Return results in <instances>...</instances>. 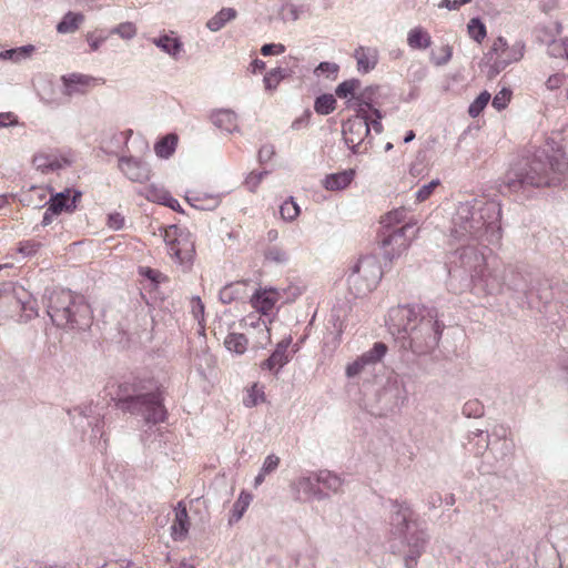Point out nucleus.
I'll return each instance as SVG.
<instances>
[{
  "mask_svg": "<svg viewBox=\"0 0 568 568\" xmlns=\"http://www.w3.org/2000/svg\"><path fill=\"white\" fill-rule=\"evenodd\" d=\"M568 182V128L551 132L546 144L531 159L510 170L504 187L511 193L526 192L529 187L560 185Z\"/></svg>",
  "mask_w": 568,
  "mask_h": 568,
  "instance_id": "f257e3e1",
  "label": "nucleus"
},
{
  "mask_svg": "<svg viewBox=\"0 0 568 568\" xmlns=\"http://www.w3.org/2000/svg\"><path fill=\"white\" fill-rule=\"evenodd\" d=\"M449 284L456 292L478 290L493 295L503 292L498 266L488 262L484 252L474 245L454 251L447 262Z\"/></svg>",
  "mask_w": 568,
  "mask_h": 568,
  "instance_id": "f03ea898",
  "label": "nucleus"
},
{
  "mask_svg": "<svg viewBox=\"0 0 568 568\" xmlns=\"http://www.w3.org/2000/svg\"><path fill=\"white\" fill-rule=\"evenodd\" d=\"M501 207L496 201L460 203L452 219L450 236L456 241L498 244L501 239Z\"/></svg>",
  "mask_w": 568,
  "mask_h": 568,
  "instance_id": "7ed1b4c3",
  "label": "nucleus"
},
{
  "mask_svg": "<svg viewBox=\"0 0 568 568\" xmlns=\"http://www.w3.org/2000/svg\"><path fill=\"white\" fill-rule=\"evenodd\" d=\"M47 313L59 327L84 328L91 322L90 305L69 290H54L49 295Z\"/></svg>",
  "mask_w": 568,
  "mask_h": 568,
  "instance_id": "20e7f679",
  "label": "nucleus"
},
{
  "mask_svg": "<svg viewBox=\"0 0 568 568\" xmlns=\"http://www.w3.org/2000/svg\"><path fill=\"white\" fill-rule=\"evenodd\" d=\"M443 328L444 324L438 320L437 311L425 307L412 335H408L407 344L403 343V347L417 355L427 354L438 346Z\"/></svg>",
  "mask_w": 568,
  "mask_h": 568,
  "instance_id": "39448f33",
  "label": "nucleus"
},
{
  "mask_svg": "<svg viewBox=\"0 0 568 568\" xmlns=\"http://www.w3.org/2000/svg\"><path fill=\"white\" fill-rule=\"evenodd\" d=\"M383 276L379 262L376 256L361 257L354 265L347 282L355 296H365L376 288Z\"/></svg>",
  "mask_w": 568,
  "mask_h": 568,
  "instance_id": "423d86ee",
  "label": "nucleus"
},
{
  "mask_svg": "<svg viewBox=\"0 0 568 568\" xmlns=\"http://www.w3.org/2000/svg\"><path fill=\"white\" fill-rule=\"evenodd\" d=\"M164 242L170 255L184 271L190 270L195 255L193 234L185 227L170 225L164 229Z\"/></svg>",
  "mask_w": 568,
  "mask_h": 568,
  "instance_id": "0eeeda50",
  "label": "nucleus"
},
{
  "mask_svg": "<svg viewBox=\"0 0 568 568\" xmlns=\"http://www.w3.org/2000/svg\"><path fill=\"white\" fill-rule=\"evenodd\" d=\"M36 315L34 301L23 287L9 288L0 293V323L8 318L22 321Z\"/></svg>",
  "mask_w": 568,
  "mask_h": 568,
  "instance_id": "6e6552de",
  "label": "nucleus"
},
{
  "mask_svg": "<svg viewBox=\"0 0 568 568\" xmlns=\"http://www.w3.org/2000/svg\"><path fill=\"white\" fill-rule=\"evenodd\" d=\"M424 310L425 306L419 305H399L390 308L386 320L389 333L407 344L408 335H412Z\"/></svg>",
  "mask_w": 568,
  "mask_h": 568,
  "instance_id": "1a4fd4ad",
  "label": "nucleus"
},
{
  "mask_svg": "<svg viewBox=\"0 0 568 568\" xmlns=\"http://www.w3.org/2000/svg\"><path fill=\"white\" fill-rule=\"evenodd\" d=\"M123 408L144 417L148 423L156 424L164 420L165 409L162 405L159 389L149 393H139L121 399Z\"/></svg>",
  "mask_w": 568,
  "mask_h": 568,
  "instance_id": "9d476101",
  "label": "nucleus"
},
{
  "mask_svg": "<svg viewBox=\"0 0 568 568\" xmlns=\"http://www.w3.org/2000/svg\"><path fill=\"white\" fill-rule=\"evenodd\" d=\"M373 116H366L363 110H358L354 116L347 119L342 125L343 139L353 154L359 153V146L366 140L369 141Z\"/></svg>",
  "mask_w": 568,
  "mask_h": 568,
  "instance_id": "9b49d317",
  "label": "nucleus"
},
{
  "mask_svg": "<svg viewBox=\"0 0 568 568\" xmlns=\"http://www.w3.org/2000/svg\"><path fill=\"white\" fill-rule=\"evenodd\" d=\"M414 226L415 224L405 223L400 227L383 233L381 245L387 260L393 261L407 251L415 235Z\"/></svg>",
  "mask_w": 568,
  "mask_h": 568,
  "instance_id": "f8f14e48",
  "label": "nucleus"
},
{
  "mask_svg": "<svg viewBox=\"0 0 568 568\" xmlns=\"http://www.w3.org/2000/svg\"><path fill=\"white\" fill-rule=\"evenodd\" d=\"M524 51L523 42L517 41L509 45L504 38H497L487 53L488 59L493 61L491 69L494 73L497 74L507 65L519 61L524 57Z\"/></svg>",
  "mask_w": 568,
  "mask_h": 568,
  "instance_id": "ddd939ff",
  "label": "nucleus"
},
{
  "mask_svg": "<svg viewBox=\"0 0 568 568\" xmlns=\"http://www.w3.org/2000/svg\"><path fill=\"white\" fill-rule=\"evenodd\" d=\"M290 489L294 500L300 503H310L312 500H323L327 498L324 489L318 487L317 471H305L293 479Z\"/></svg>",
  "mask_w": 568,
  "mask_h": 568,
  "instance_id": "4468645a",
  "label": "nucleus"
},
{
  "mask_svg": "<svg viewBox=\"0 0 568 568\" xmlns=\"http://www.w3.org/2000/svg\"><path fill=\"white\" fill-rule=\"evenodd\" d=\"M389 531L396 538H402L417 524L414 519V511L406 500H389Z\"/></svg>",
  "mask_w": 568,
  "mask_h": 568,
  "instance_id": "2eb2a0df",
  "label": "nucleus"
},
{
  "mask_svg": "<svg viewBox=\"0 0 568 568\" xmlns=\"http://www.w3.org/2000/svg\"><path fill=\"white\" fill-rule=\"evenodd\" d=\"M73 161L74 158L71 151L45 150L33 155L32 164L42 173H51L71 166Z\"/></svg>",
  "mask_w": 568,
  "mask_h": 568,
  "instance_id": "dca6fc26",
  "label": "nucleus"
},
{
  "mask_svg": "<svg viewBox=\"0 0 568 568\" xmlns=\"http://www.w3.org/2000/svg\"><path fill=\"white\" fill-rule=\"evenodd\" d=\"M118 169L133 183L145 184L152 178V168L142 158L121 155L118 160Z\"/></svg>",
  "mask_w": 568,
  "mask_h": 568,
  "instance_id": "f3484780",
  "label": "nucleus"
},
{
  "mask_svg": "<svg viewBox=\"0 0 568 568\" xmlns=\"http://www.w3.org/2000/svg\"><path fill=\"white\" fill-rule=\"evenodd\" d=\"M400 539L406 542L408 548L405 557V564L407 568H412L417 564L418 558L424 552L429 537L424 529L418 528L416 525L410 529V531H407L406 535L402 536Z\"/></svg>",
  "mask_w": 568,
  "mask_h": 568,
  "instance_id": "a211bd4d",
  "label": "nucleus"
},
{
  "mask_svg": "<svg viewBox=\"0 0 568 568\" xmlns=\"http://www.w3.org/2000/svg\"><path fill=\"white\" fill-rule=\"evenodd\" d=\"M376 92V88L368 87L361 91L359 93H356V97H354V102L352 106H354L355 112L358 114V110H363L364 115L366 116H373L372 120V128L373 131L376 134L382 133L383 125H382V114L381 111L376 108L372 106V102L374 99Z\"/></svg>",
  "mask_w": 568,
  "mask_h": 568,
  "instance_id": "6ab92c4d",
  "label": "nucleus"
},
{
  "mask_svg": "<svg viewBox=\"0 0 568 568\" xmlns=\"http://www.w3.org/2000/svg\"><path fill=\"white\" fill-rule=\"evenodd\" d=\"M387 346L384 343L377 342L367 352L363 353L355 361L346 366V376L352 378L359 375L365 368L379 363L386 355Z\"/></svg>",
  "mask_w": 568,
  "mask_h": 568,
  "instance_id": "aec40b11",
  "label": "nucleus"
},
{
  "mask_svg": "<svg viewBox=\"0 0 568 568\" xmlns=\"http://www.w3.org/2000/svg\"><path fill=\"white\" fill-rule=\"evenodd\" d=\"M489 437L491 452L497 458H505L513 454L515 444L510 438V430L504 425H495L489 432H485Z\"/></svg>",
  "mask_w": 568,
  "mask_h": 568,
  "instance_id": "412c9836",
  "label": "nucleus"
},
{
  "mask_svg": "<svg viewBox=\"0 0 568 568\" xmlns=\"http://www.w3.org/2000/svg\"><path fill=\"white\" fill-rule=\"evenodd\" d=\"M80 197V191L67 189L51 196L49 201L50 210L53 214H60L62 212L71 213L75 210L77 202Z\"/></svg>",
  "mask_w": 568,
  "mask_h": 568,
  "instance_id": "4be33fe9",
  "label": "nucleus"
},
{
  "mask_svg": "<svg viewBox=\"0 0 568 568\" xmlns=\"http://www.w3.org/2000/svg\"><path fill=\"white\" fill-rule=\"evenodd\" d=\"M291 343V337L284 338L281 342H278L271 356L261 363V369H267L270 372H273L274 374H278L280 369L290 361L287 349Z\"/></svg>",
  "mask_w": 568,
  "mask_h": 568,
  "instance_id": "5701e85b",
  "label": "nucleus"
},
{
  "mask_svg": "<svg viewBox=\"0 0 568 568\" xmlns=\"http://www.w3.org/2000/svg\"><path fill=\"white\" fill-rule=\"evenodd\" d=\"M61 80L63 83L62 92L68 97L84 94L94 81L93 78L81 73L67 74Z\"/></svg>",
  "mask_w": 568,
  "mask_h": 568,
  "instance_id": "b1692460",
  "label": "nucleus"
},
{
  "mask_svg": "<svg viewBox=\"0 0 568 568\" xmlns=\"http://www.w3.org/2000/svg\"><path fill=\"white\" fill-rule=\"evenodd\" d=\"M280 298V293L276 290L268 288L257 291L251 297L252 306L263 315H268L275 308V305Z\"/></svg>",
  "mask_w": 568,
  "mask_h": 568,
  "instance_id": "393cba45",
  "label": "nucleus"
},
{
  "mask_svg": "<svg viewBox=\"0 0 568 568\" xmlns=\"http://www.w3.org/2000/svg\"><path fill=\"white\" fill-rule=\"evenodd\" d=\"M357 71L362 74L369 73L378 63V50L373 47H358L354 51Z\"/></svg>",
  "mask_w": 568,
  "mask_h": 568,
  "instance_id": "a878e982",
  "label": "nucleus"
},
{
  "mask_svg": "<svg viewBox=\"0 0 568 568\" xmlns=\"http://www.w3.org/2000/svg\"><path fill=\"white\" fill-rule=\"evenodd\" d=\"M152 43L159 48L162 52L166 53L171 58L178 60L183 51V42L179 37L174 36V32L163 33L156 38H153Z\"/></svg>",
  "mask_w": 568,
  "mask_h": 568,
  "instance_id": "bb28decb",
  "label": "nucleus"
},
{
  "mask_svg": "<svg viewBox=\"0 0 568 568\" xmlns=\"http://www.w3.org/2000/svg\"><path fill=\"white\" fill-rule=\"evenodd\" d=\"M190 528V519L186 507L180 501L174 508V520L171 525V536L174 540L186 538Z\"/></svg>",
  "mask_w": 568,
  "mask_h": 568,
  "instance_id": "cd10ccee",
  "label": "nucleus"
},
{
  "mask_svg": "<svg viewBox=\"0 0 568 568\" xmlns=\"http://www.w3.org/2000/svg\"><path fill=\"white\" fill-rule=\"evenodd\" d=\"M498 273L501 276L504 282L503 288L507 287L514 292L526 293L528 290V284L525 275L520 272H517L514 267H504L500 270L498 267Z\"/></svg>",
  "mask_w": 568,
  "mask_h": 568,
  "instance_id": "c85d7f7f",
  "label": "nucleus"
},
{
  "mask_svg": "<svg viewBox=\"0 0 568 568\" xmlns=\"http://www.w3.org/2000/svg\"><path fill=\"white\" fill-rule=\"evenodd\" d=\"M355 171L344 170L342 172L327 174L323 181L322 185L327 191H342L345 190L354 180Z\"/></svg>",
  "mask_w": 568,
  "mask_h": 568,
  "instance_id": "c756f323",
  "label": "nucleus"
},
{
  "mask_svg": "<svg viewBox=\"0 0 568 568\" xmlns=\"http://www.w3.org/2000/svg\"><path fill=\"white\" fill-rule=\"evenodd\" d=\"M211 121L216 128L227 133L239 131L237 115L232 110L221 109L213 112L211 114Z\"/></svg>",
  "mask_w": 568,
  "mask_h": 568,
  "instance_id": "7c9ffc66",
  "label": "nucleus"
},
{
  "mask_svg": "<svg viewBox=\"0 0 568 568\" xmlns=\"http://www.w3.org/2000/svg\"><path fill=\"white\" fill-rule=\"evenodd\" d=\"M185 199L193 207L202 211L213 210L221 202L220 195L206 194L196 191H189Z\"/></svg>",
  "mask_w": 568,
  "mask_h": 568,
  "instance_id": "2f4dec72",
  "label": "nucleus"
},
{
  "mask_svg": "<svg viewBox=\"0 0 568 568\" xmlns=\"http://www.w3.org/2000/svg\"><path fill=\"white\" fill-rule=\"evenodd\" d=\"M34 51L36 47L32 44L3 50L0 51V61H9L13 64H20L31 59Z\"/></svg>",
  "mask_w": 568,
  "mask_h": 568,
  "instance_id": "473e14b6",
  "label": "nucleus"
},
{
  "mask_svg": "<svg viewBox=\"0 0 568 568\" xmlns=\"http://www.w3.org/2000/svg\"><path fill=\"white\" fill-rule=\"evenodd\" d=\"M317 481L318 487L327 494V498L331 494L338 493L343 486L342 478L326 469L317 471Z\"/></svg>",
  "mask_w": 568,
  "mask_h": 568,
  "instance_id": "72a5a7b5",
  "label": "nucleus"
},
{
  "mask_svg": "<svg viewBox=\"0 0 568 568\" xmlns=\"http://www.w3.org/2000/svg\"><path fill=\"white\" fill-rule=\"evenodd\" d=\"M407 44L415 50H425L430 47L432 38L422 27H415L407 33Z\"/></svg>",
  "mask_w": 568,
  "mask_h": 568,
  "instance_id": "f704fd0d",
  "label": "nucleus"
},
{
  "mask_svg": "<svg viewBox=\"0 0 568 568\" xmlns=\"http://www.w3.org/2000/svg\"><path fill=\"white\" fill-rule=\"evenodd\" d=\"M236 10L233 8H223L206 22V28L212 32H217L224 26L236 18Z\"/></svg>",
  "mask_w": 568,
  "mask_h": 568,
  "instance_id": "c9c22d12",
  "label": "nucleus"
},
{
  "mask_svg": "<svg viewBox=\"0 0 568 568\" xmlns=\"http://www.w3.org/2000/svg\"><path fill=\"white\" fill-rule=\"evenodd\" d=\"M247 321L250 322H246V324L257 333L254 346L256 348H265L271 342V333L266 323L260 317L256 321H253L251 317H248Z\"/></svg>",
  "mask_w": 568,
  "mask_h": 568,
  "instance_id": "e433bc0d",
  "label": "nucleus"
},
{
  "mask_svg": "<svg viewBox=\"0 0 568 568\" xmlns=\"http://www.w3.org/2000/svg\"><path fill=\"white\" fill-rule=\"evenodd\" d=\"M266 263L274 265H286L290 261L288 252L281 245H270L263 253Z\"/></svg>",
  "mask_w": 568,
  "mask_h": 568,
  "instance_id": "4c0bfd02",
  "label": "nucleus"
},
{
  "mask_svg": "<svg viewBox=\"0 0 568 568\" xmlns=\"http://www.w3.org/2000/svg\"><path fill=\"white\" fill-rule=\"evenodd\" d=\"M176 145L178 136L175 134H168L155 143L154 152L161 159H169L175 152Z\"/></svg>",
  "mask_w": 568,
  "mask_h": 568,
  "instance_id": "58836bf2",
  "label": "nucleus"
},
{
  "mask_svg": "<svg viewBox=\"0 0 568 568\" xmlns=\"http://www.w3.org/2000/svg\"><path fill=\"white\" fill-rule=\"evenodd\" d=\"M84 21V16L79 12H68L63 16L62 20L58 23L57 30L59 33H72L78 30L79 26Z\"/></svg>",
  "mask_w": 568,
  "mask_h": 568,
  "instance_id": "ea45409f",
  "label": "nucleus"
},
{
  "mask_svg": "<svg viewBox=\"0 0 568 568\" xmlns=\"http://www.w3.org/2000/svg\"><path fill=\"white\" fill-rule=\"evenodd\" d=\"M252 495L250 493H246L245 490H242L236 501L233 504V508L231 510V516L229 519L230 525L237 523L248 508L251 501H252Z\"/></svg>",
  "mask_w": 568,
  "mask_h": 568,
  "instance_id": "a19ab883",
  "label": "nucleus"
},
{
  "mask_svg": "<svg viewBox=\"0 0 568 568\" xmlns=\"http://www.w3.org/2000/svg\"><path fill=\"white\" fill-rule=\"evenodd\" d=\"M224 345L227 351L242 355L247 349V338L241 333H230L224 339Z\"/></svg>",
  "mask_w": 568,
  "mask_h": 568,
  "instance_id": "79ce46f5",
  "label": "nucleus"
},
{
  "mask_svg": "<svg viewBox=\"0 0 568 568\" xmlns=\"http://www.w3.org/2000/svg\"><path fill=\"white\" fill-rule=\"evenodd\" d=\"M407 210L405 207L395 209L385 214L381 221L385 231L397 229L400 223H406Z\"/></svg>",
  "mask_w": 568,
  "mask_h": 568,
  "instance_id": "37998d69",
  "label": "nucleus"
},
{
  "mask_svg": "<svg viewBox=\"0 0 568 568\" xmlns=\"http://www.w3.org/2000/svg\"><path fill=\"white\" fill-rule=\"evenodd\" d=\"M468 440L474 444V452L478 456L483 455L488 448L491 449L489 437L481 429L469 432Z\"/></svg>",
  "mask_w": 568,
  "mask_h": 568,
  "instance_id": "c03bdc74",
  "label": "nucleus"
},
{
  "mask_svg": "<svg viewBox=\"0 0 568 568\" xmlns=\"http://www.w3.org/2000/svg\"><path fill=\"white\" fill-rule=\"evenodd\" d=\"M361 88V81L357 79H349L342 83H339L335 90V94L341 99H349L351 105L354 102V97H356V92Z\"/></svg>",
  "mask_w": 568,
  "mask_h": 568,
  "instance_id": "a18cd8bd",
  "label": "nucleus"
},
{
  "mask_svg": "<svg viewBox=\"0 0 568 568\" xmlns=\"http://www.w3.org/2000/svg\"><path fill=\"white\" fill-rule=\"evenodd\" d=\"M288 75V71L284 68H274L266 72L263 82L265 90L275 91L281 83Z\"/></svg>",
  "mask_w": 568,
  "mask_h": 568,
  "instance_id": "49530a36",
  "label": "nucleus"
},
{
  "mask_svg": "<svg viewBox=\"0 0 568 568\" xmlns=\"http://www.w3.org/2000/svg\"><path fill=\"white\" fill-rule=\"evenodd\" d=\"M336 108V100L332 94H322L316 98L314 110L317 114L327 115Z\"/></svg>",
  "mask_w": 568,
  "mask_h": 568,
  "instance_id": "de8ad7c7",
  "label": "nucleus"
},
{
  "mask_svg": "<svg viewBox=\"0 0 568 568\" xmlns=\"http://www.w3.org/2000/svg\"><path fill=\"white\" fill-rule=\"evenodd\" d=\"M301 213V207L294 201V197H288L280 206V214L284 221L293 222Z\"/></svg>",
  "mask_w": 568,
  "mask_h": 568,
  "instance_id": "09e8293b",
  "label": "nucleus"
},
{
  "mask_svg": "<svg viewBox=\"0 0 568 568\" xmlns=\"http://www.w3.org/2000/svg\"><path fill=\"white\" fill-rule=\"evenodd\" d=\"M243 286L244 285L242 283H231L225 285L219 294L221 302L224 304H230L237 300L241 296Z\"/></svg>",
  "mask_w": 568,
  "mask_h": 568,
  "instance_id": "8fccbe9b",
  "label": "nucleus"
},
{
  "mask_svg": "<svg viewBox=\"0 0 568 568\" xmlns=\"http://www.w3.org/2000/svg\"><path fill=\"white\" fill-rule=\"evenodd\" d=\"M265 400V394L262 386L254 384L248 390L243 399V403L246 407H254Z\"/></svg>",
  "mask_w": 568,
  "mask_h": 568,
  "instance_id": "3c124183",
  "label": "nucleus"
},
{
  "mask_svg": "<svg viewBox=\"0 0 568 568\" xmlns=\"http://www.w3.org/2000/svg\"><path fill=\"white\" fill-rule=\"evenodd\" d=\"M467 30H468L469 37L479 43L485 39V37L487 34L486 27L480 21L479 18L470 19V21L468 22V26H467Z\"/></svg>",
  "mask_w": 568,
  "mask_h": 568,
  "instance_id": "603ef678",
  "label": "nucleus"
},
{
  "mask_svg": "<svg viewBox=\"0 0 568 568\" xmlns=\"http://www.w3.org/2000/svg\"><path fill=\"white\" fill-rule=\"evenodd\" d=\"M490 93L481 92L469 105L468 113L471 118L478 116L490 100Z\"/></svg>",
  "mask_w": 568,
  "mask_h": 568,
  "instance_id": "864d4df0",
  "label": "nucleus"
},
{
  "mask_svg": "<svg viewBox=\"0 0 568 568\" xmlns=\"http://www.w3.org/2000/svg\"><path fill=\"white\" fill-rule=\"evenodd\" d=\"M462 413L468 418H479L484 415V406L478 399H469L463 405Z\"/></svg>",
  "mask_w": 568,
  "mask_h": 568,
  "instance_id": "5fc2aeb1",
  "label": "nucleus"
},
{
  "mask_svg": "<svg viewBox=\"0 0 568 568\" xmlns=\"http://www.w3.org/2000/svg\"><path fill=\"white\" fill-rule=\"evenodd\" d=\"M111 33L120 36L124 40H131L136 36V27L132 22H122L111 30Z\"/></svg>",
  "mask_w": 568,
  "mask_h": 568,
  "instance_id": "6e6d98bb",
  "label": "nucleus"
},
{
  "mask_svg": "<svg viewBox=\"0 0 568 568\" xmlns=\"http://www.w3.org/2000/svg\"><path fill=\"white\" fill-rule=\"evenodd\" d=\"M168 194L169 192L166 190L154 184L149 185L142 193V195H144L149 201L158 202L161 204L164 201V197L168 196Z\"/></svg>",
  "mask_w": 568,
  "mask_h": 568,
  "instance_id": "4d7b16f0",
  "label": "nucleus"
},
{
  "mask_svg": "<svg viewBox=\"0 0 568 568\" xmlns=\"http://www.w3.org/2000/svg\"><path fill=\"white\" fill-rule=\"evenodd\" d=\"M439 184H440L439 179H435V180H432L429 183L420 186L415 193L416 201L420 203V202H424L427 199H429L430 195L434 193V191L436 190V187Z\"/></svg>",
  "mask_w": 568,
  "mask_h": 568,
  "instance_id": "13d9d810",
  "label": "nucleus"
},
{
  "mask_svg": "<svg viewBox=\"0 0 568 568\" xmlns=\"http://www.w3.org/2000/svg\"><path fill=\"white\" fill-rule=\"evenodd\" d=\"M511 90L508 89V88H503L499 92H497L495 94V97L493 98V106L498 110V111H501L504 110L508 103L510 102V99H511Z\"/></svg>",
  "mask_w": 568,
  "mask_h": 568,
  "instance_id": "bf43d9fd",
  "label": "nucleus"
},
{
  "mask_svg": "<svg viewBox=\"0 0 568 568\" xmlns=\"http://www.w3.org/2000/svg\"><path fill=\"white\" fill-rule=\"evenodd\" d=\"M338 70V64L334 62H321L314 72L316 75L325 73L327 74L328 78L332 77L333 79H335L337 77Z\"/></svg>",
  "mask_w": 568,
  "mask_h": 568,
  "instance_id": "052dcab7",
  "label": "nucleus"
},
{
  "mask_svg": "<svg viewBox=\"0 0 568 568\" xmlns=\"http://www.w3.org/2000/svg\"><path fill=\"white\" fill-rule=\"evenodd\" d=\"M281 459L278 456H276L275 454H270L265 457L261 470L263 471V474L270 475L278 468Z\"/></svg>",
  "mask_w": 568,
  "mask_h": 568,
  "instance_id": "680f3d73",
  "label": "nucleus"
},
{
  "mask_svg": "<svg viewBox=\"0 0 568 568\" xmlns=\"http://www.w3.org/2000/svg\"><path fill=\"white\" fill-rule=\"evenodd\" d=\"M275 154V149L272 144H265L260 148L258 150V161L260 163H266L268 162Z\"/></svg>",
  "mask_w": 568,
  "mask_h": 568,
  "instance_id": "e2e57ef3",
  "label": "nucleus"
},
{
  "mask_svg": "<svg viewBox=\"0 0 568 568\" xmlns=\"http://www.w3.org/2000/svg\"><path fill=\"white\" fill-rule=\"evenodd\" d=\"M565 81V74L562 73H555L550 75L546 81V88L550 91L559 89Z\"/></svg>",
  "mask_w": 568,
  "mask_h": 568,
  "instance_id": "0e129e2a",
  "label": "nucleus"
},
{
  "mask_svg": "<svg viewBox=\"0 0 568 568\" xmlns=\"http://www.w3.org/2000/svg\"><path fill=\"white\" fill-rule=\"evenodd\" d=\"M285 51V45L282 43H266L261 48L263 55L281 54Z\"/></svg>",
  "mask_w": 568,
  "mask_h": 568,
  "instance_id": "69168bd1",
  "label": "nucleus"
},
{
  "mask_svg": "<svg viewBox=\"0 0 568 568\" xmlns=\"http://www.w3.org/2000/svg\"><path fill=\"white\" fill-rule=\"evenodd\" d=\"M310 116H311V112L310 111H305L301 116L296 118L292 122L291 129L294 130V131H300L302 129L307 128L308 123H310Z\"/></svg>",
  "mask_w": 568,
  "mask_h": 568,
  "instance_id": "338daca9",
  "label": "nucleus"
},
{
  "mask_svg": "<svg viewBox=\"0 0 568 568\" xmlns=\"http://www.w3.org/2000/svg\"><path fill=\"white\" fill-rule=\"evenodd\" d=\"M108 226L112 230H121L124 226V217L120 213L110 214L108 217Z\"/></svg>",
  "mask_w": 568,
  "mask_h": 568,
  "instance_id": "774afa93",
  "label": "nucleus"
}]
</instances>
